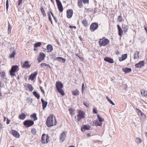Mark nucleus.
<instances>
[{
    "label": "nucleus",
    "instance_id": "1",
    "mask_svg": "<svg viewBox=\"0 0 147 147\" xmlns=\"http://www.w3.org/2000/svg\"><path fill=\"white\" fill-rule=\"evenodd\" d=\"M55 118V122L54 123L53 116V115H50L47 118L46 122V124L48 127H50L56 125L57 122L56 121Z\"/></svg>",
    "mask_w": 147,
    "mask_h": 147
},
{
    "label": "nucleus",
    "instance_id": "2",
    "mask_svg": "<svg viewBox=\"0 0 147 147\" xmlns=\"http://www.w3.org/2000/svg\"><path fill=\"white\" fill-rule=\"evenodd\" d=\"M98 42L100 47L105 46L109 42V41L105 37H103L99 39Z\"/></svg>",
    "mask_w": 147,
    "mask_h": 147
},
{
    "label": "nucleus",
    "instance_id": "3",
    "mask_svg": "<svg viewBox=\"0 0 147 147\" xmlns=\"http://www.w3.org/2000/svg\"><path fill=\"white\" fill-rule=\"evenodd\" d=\"M19 69L18 66L15 65L12 66L11 70H10L9 73L10 75L12 76H15V73L18 71Z\"/></svg>",
    "mask_w": 147,
    "mask_h": 147
},
{
    "label": "nucleus",
    "instance_id": "4",
    "mask_svg": "<svg viewBox=\"0 0 147 147\" xmlns=\"http://www.w3.org/2000/svg\"><path fill=\"white\" fill-rule=\"evenodd\" d=\"M34 124V122L31 120H27L23 122L24 125L27 127L32 126Z\"/></svg>",
    "mask_w": 147,
    "mask_h": 147
},
{
    "label": "nucleus",
    "instance_id": "5",
    "mask_svg": "<svg viewBox=\"0 0 147 147\" xmlns=\"http://www.w3.org/2000/svg\"><path fill=\"white\" fill-rule=\"evenodd\" d=\"M78 113V114L77 115V120L79 121L82 119L84 118L85 113L83 111L81 110L79 111Z\"/></svg>",
    "mask_w": 147,
    "mask_h": 147
},
{
    "label": "nucleus",
    "instance_id": "6",
    "mask_svg": "<svg viewBox=\"0 0 147 147\" xmlns=\"http://www.w3.org/2000/svg\"><path fill=\"white\" fill-rule=\"evenodd\" d=\"M82 2L84 4H88L89 3V0H78V5L80 8H82L83 7Z\"/></svg>",
    "mask_w": 147,
    "mask_h": 147
},
{
    "label": "nucleus",
    "instance_id": "7",
    "mask_svg": "<svg viewBox=\"0 0 147 147\" xmlns=\"http://www.w3.org/2000/svg\"><path fill=\"white\" fill-rule=\"evenodd\" d=\"M98 24L96 23H92L90 26V29L91 32H93L97 29L98 27Z\"/></svg>",
    "mask_w": 147,
    "mask_h": 147
},
{
    "label": "nucleus",
    "instance_id": "8",
    "mask_svg": "<svg viewBox=\"0 0 147 147\" xmlns=\"http://www.w3.org/2000/svg\"><path fill=\"white\" fill-rule=\"evenodd\" d=\"M66 134L67 132L66 131H63L61 134L59 136V139L61 142H63L65 140Z\"/></svg>",
    "mask_w": 147,
    "mask_h": 147
},
{
    "label": "nucleus",
    "instance_id": "9",
    "mask_svg": "<svg viewBox=\"0 0 147 147\" xmlns=\"http://www.w3.org/2000/svg\"><path fill=\"white\" fill-rule=\"evenodd\" d=\"M56 1L59 10L62 12L63 11V7L61 2L59 0H56Z\"/></svg>",
    "mask_w": 147,
    "mask_h": 147
},
{
    "label": "nucleus",
    "instance_id": "10",
    "mask_svg": "<svg viewBox=\"0 0 147 147\" xmlns=\"http://www.w3.org/2000/svg\"><path fill=\"white\" fill-rule=\"evenodd\" d=\"M45 56V54L44 53H40L38 58V62L40 63L44 59Z\"/></svg>",
    "mask_w": 147,
    "mask_h": 147
},
{
    "label": "nucleus",
    "instance_id": "11",
    "mask_svg": "<svg viewBox=\"0 0 147 147\" xmlns=\"http://www.w3.org/2000/svg\"><path fill=\"white\" fill-rule=\"evenodd\" d=\"M73 14V11L72 9L68 10L67 11V16L68 18H71Z\"/></svg>",
    "mask_w": 147,
    "mask_h": 147
},
{
    "label": "nucleus",
    "instance_id": "12",
    "mask_svg": "<svg viewBox=\"0 0 147 147\" xmlns=\"http://www.w3.org/2000/svg\"><path fill=\"white\" fill-rule=\"evenodd\" d=\"M11 133L16 138H19L20 137L19 134L17 131L15 130H12Z\"/></svg>",
    "mask_w": 147,
    "mask_h": 147
},
{
    "label": "nucleus",
    "instance_id": "13",
    "mask_svg": "<svg viewBox=\"0 0 147 147\" xmlns=\"http://www.w3.org/2000/svg\"><path fill=\"white\" fill-rule=\"evenodd\" d=\"M144 61H140L138 63L136 64L135 66L138 68H141L143 67L144 66Z\"/></svg>",
    "mask_w": 147,
    "mask_h": 147
},
{
    "label": "nucleus",
    "instance_id": "14",
    "mask_svg": "<svg viewBox=\"0 0 147 147\" xmlns=\"http://www.w3.org/2000/svg\"><path fill=\"white\" fill-rule=\"evenodd\" d=\"M63 87V84L60 82H56V88L57 90L59 89H61Z\"/></svg>",
    "mask_w": 147,
    "mask_h": 147
},
{
    "label": "nucleus",
    "instance_id": "15",
    "mask_svg": "<svg viewBox=\"0 0 147 147\" xmlns=\"http://www.w3.org/2000/svg\"><path fill=\"white\" fill-rule=\"evenodd\" d=\"M104 60L105 61L109 62L110 63H113L114 62L113 59L110 58L108 57H106L104 58Z\"/></svg>",
    "mask_w": 147,
    "mask_h": 147
},
{
    "label": "nucleus",
    "instance_id": "16",
    "mask_svg": "<svg viewBox=\"0 0 147 147\" xmlns=\"http://www.w3.org/2000/svg\"><path fill=\"white\" fill-rule=\"evenodd\" d=\"M38 74V71H36L33 74H32L29 78V80L31 79L32 80H33L36 77V75Z\"/></svg>",
    "mask_w": 147,
    "mask_h": 147
},
{
    "label": "nucleus",
    "instance_id": "17",
    "mask_svg": "<svg viewBox=\"0 0 147 147\" xmlns=\"http://www.w3.org/2000/svg\"><path fill=\"white\" fill-rule=\"evenodd\" d=\"M41 101L42 103V107L43 109L44 110V109L46 107L47 105L48 102L47 101H45L43 98H41Z\"/></svg>",
    "mask_w": 147,
    "mask_h": 147
},
{
    "label": "nucleus",
    "instance_id": "18",
    "mask_svg": "<svg viewBox=\"0 0 147 147\" xmlns=\"http://www.w3.org/2000/svg\"><path fill=\"white\" fill-rule=\"evenodd\" d=\"M30 65L28 64V61H26L24 62V63L22 67L23 68H29L30 67Z\"/></svg>",
    "mask_w": 147,
    "mask_h": 147
},
{
    "label": "nucleus",
    "instance_id": "19",
    "mask_svg": "<svg viewBox=\"0 0 147 147\" xmlns=\"http://www.w3.org/2000/svg\"><path fill=\"white\" fill-rule=\"evenodd\" d=\"M136 109L137 111L138 115L139 116H141L142 117H143V116H144L145 117V115L144 113H143L140 110V109H138L136 108Z\"/></svg>",
    "mask_w": 147,
    "mask_h": 147
},
{
    "label": "nucleus",
    "instance_id": "20",
    "mask_svg": "<svg viewBox=\"0 0 147 147\" xmlns=\"http://www.w3.org/2000/svg\"><path fill=\"white\" fill-rule=\"evenodd\" d=\"M140 53V52L139 51H136L135 52V53L134 54V59H136L137 58V57L138 58H139V54Z\"/></svg>",
    "mask_w": 147,
    "mask_h": 147
},
{
    "label": "nucleus",
    "instance_id": "21",
    "mask_svg": "<svg viewBox=\"0 0 147 147\" xmlns=\"http://www.w3.org/2000/svg\"><path fill=\"white\" fill-rule=\"evenodd\" d=\"M47 48L48 52H51L53 50V46L50 44L48 45L47 46Z\"/></svg>",
    "mask_w": 147,
    "mask_h": 147
},
{
    "label": "nucleus",
    "instance_id": "22",
    "mask_svg": "<svg viewBox=\"0 0 147 147\" xmlns=\"http://www.w3.org/2000/svg\"><path fill=\"white\" fill-rule=\"evenodd\" d=\"M82 23L83 26L85 27H87L88 26V21L85 19L82 20Z\"/></svg>",
    "mask_w": 147,
    "mask_h": 147
},
{
    "label": "nucleus",
    "instance_id": "23",
    "mask_svg": "<svg viewBox=\"0 0 147 147\" xmlns=\"http://www.w3.org/2000/svg\"><path fill=\"white\" fill-rule=\"evenodd\" d=\"M123 69L125 73H129L131 71V68L126 67Z\"/></svg>",
    "mask_w": 147,
    "mask_h": 147
},
{
    "label": "nucleus",
    "instance_id": "24",
    "mask_svg": "<svg viewBox=\"0 0 147 147\" xmlns=\"http://www.w3.org/2000/svg\"><path fill=\"white\" fill-rule=\"evenodd\" d=\"M127 57V54H124L122 55L121 58H120L119 59V61H121L125 60Z\"/></svg>",
    "mask_w": 147,
    "mask_h": 147
},
{
    "label": "nucleus",
    "instance_id": "25",
    "mask_svg": "<svg viewBox=\"0 0 147 147\" xmlns=\"http://www.w3.org/2000/svg\"><path fill=\"white\" fill-rule=\"evenodd\" d=\"M46 135L45 134H43L42 136L41 141L42 143L45 144V140L46 139Z\"/></svg>",
    "mask_w": 147,
    "mask_h": 147
},
{
    "label": "nucleus",
    "instance_id": "26",
    "mask_svg": "<svg viewBox=\"0 0 147 147\" xmlns=\"http://www.w3.org/2000/svg\"><path fill=\"white\" fill-rule=\"evenodd\" d=\"M40 66L42 67H47V68L49 67L50 69L51 68V67H50V65L49 64H47L44 63H41L40 64Z\"/></svg>",
    "mask_w": 147,
    "mask_h": 147
},
{
    "label": "nucleus",
    "instance_id": "27",
    "mask_svg": "<svg viewBox=\"0 0 147 147\" xmlns=\"http://www.w3.org/2000/svg\"><path fill=\"white\" fill-rule=\"evenodd\" d=\"M26 116L25 114L22 113L19 116V117L20 119L24 120Z\"/></svg>",
    "mask_w": 147,
    "mask_h": 147
},
{
    "label": "nucleus",
    "instance_id": "28",
    "mask_svg": "<svg viewBox=\"0 0 147 147\" xmlns=\"http://www.w3.org/2000/svg\"><path fill=\"white\" fill-rule=\"evenodd\" d=\"M72 94L74 96H77L79 94V91L76 89L72 92Z\"/></svg>",
    "mask_w": 147,
    "mask_h": 147
},
{
    "label": "nucleus",
    "instance_id": "29",
    "mask_svg": "<svg viewBox=\"0 0 147 147\" xmlns=\"http://www.w3.org/2000/svg\"><path fill=\"white\" fill-rule=\"evenodd\" d=\"M141 93L142 96H147V91L146 90H142L141 91Z\"/></svg>",
    "mask_w": 147,
    "mask_h": 147
},
{
    "label": "nucleus",
    "instance_id": "30",
    "mask_svg": "<svg viewBox=\"0 0 147 147\" xmlns=\"http://www.w3.org/2000/svg\"><path fill=\"white\" fill-rule=\"evenodd\" d=\"M122 28L123 29V31L124 32H126L127 31L128 26L125 24H123Z\"/></svg>",
    "mask_w": 147,
    "mask_h": 147
},
{
    "label": "nucleus",
    "instance_id": "31",
    "mask_svg": "<svg viewBox=\"0 0 147 147\" xmlns=\"http://www.w3.org/2000/svg\"><path fill=\"white\" fill-rule=\"evenodd\" d=\"M33 94L38 99L39 98L40 96L39 94H38L36 92L34 91L33 92Z\"/></svg>",
    "mask_w": 147,
    "mask_h": 147
},
{
    "label": "nucleus",
    "instance_id": "32",
    "mask_svg": "<svg viewBox=\"0 0 147 147\" xmlns=\"http://www.w3.org/2000/svg\"><path fill=\"white\" fill-rule=\"evenodd\" d=\"M30 117L31 118H32L34 119V121H35L37 119V118L36 117V114L35 113H34L31 115Z\"/></svg>",
    "mask_w": 147,
    "mask_h": 147
},
{
    "label": "nucleus",
    "instance_id": "33",
    "mask_svg": "<svg viewBox=\"0 0 147 147\" xmlns=\"http://www.w3.org/2000/svg\"><path fill=\"white\" fill-rule=\"evenodd\" d=\"M58 92L60 93L61 95L62 96H63L65 94V93L64 92L63 90L61 89H59L57 90Z\"/></svg>",
    "mask_w": 147,
    "mask_h": 147
},
{
    "label": "nucleus",
    "instance_id": "34",
    "mask_svg": "<svg viewBox=\"0 0 147 147\" xmlns=\"http://www.w3.org/2000/svg\"><path fill=\"white\" fill-rule=\"evenodd\" d=\"M27 88L30 91H32L33 90L32 86L30 84H28Z\"/></svg>",
    "mask_w": 147,
    "mask_h": 147
},
{
    "label": "nucleus",
    "instance_id": "35",
    "mask_svg": "<svg viewBox=\"0 0 147 147\" xmlns=\"http://www.w3.org/2000/svg\"><path fill=\"white\" fill-rule=\"evenodd\" d=\"M41 45V43L40 42H37L35 43L34 45V47L36 48L38 47H40Z\"/></svg>",
    "mask_w": 147,
    "mask_h": 147
},
{
    "label": "nucleus",
    "instance_id": "36",
    "mask_svg": "<svg viewBox=\"0 0 147 147\" xmlns=\"http://www.w3.org/2000/svg\"><path fill=\"white\" fill-rule=\"evenodd\" d=\"M97 117L98 119V121H100V122L102 123V122H103L104 121V119L102 118L99 115H97Z\"/></svg>",
    "mask_w": 147,
    "mask_h": 147
},
{
    "label": "nucleus",
    "instance_id": "37",
    "mask_svg": "<svg viewBox=\"0 0 147 147\" xmlns=\"http://www.w3.org/2000/svg\"><path fill=\"white\" fill-rule=\"evenodd\" d=\"M95 123L96 124V126H101L102 123L100 122L98 120H95Z\"/></svg>",
    "mask_w": 147,
    "mask_h": 147
},
{
    "label": "nucleus",
    "instance_id": "38",
    "mask_svg": "<svg viewBox=\"0 0 147 147\" xmlns=\"http://www.w3.org/2000/svg\"><path fill=\"white\" fill-rule=\"evenodd\" d=\"M42 13L43 16H46V13H45V11L43 7H41L40 9Z\"/></svg>",
    "mask_w": 147,
    "mask_h": 147
},
{
    "label": "nucleus",
    "instance_id": "39",
    "mask_svg": "<svg viewBox=\"0 0 147 147\" xmlns=\"http://www.w3.org/2000/svg\"><path fill=\"white\" fill-rule=\"evenodd\" d=\"M117 20L119 22H121L123 20V18L121 16V14L120 15L118 16L117 18Z\"/></svg>",
    "mask_w": 147,
    "mask_h": 147
},
{
    "label": "nucleus",
    "instance_id": "40",
    "mask_svg": "<svg viewBox=\"0 0 147 147\" xmlns=\"http://www.w3.org/2000/svg\"><path fill=\"white\" fill-rule=\"evenodd\" d=\"M90 128V127L89 126L87 125H84L83 126V129L85 130H89Z\"/></svg>",
    "mask_w": 147,
    "mask_h": 147
},
{
    "label": "nucleus",
    "instance_id": "41",
    "mask_svg": "<svg viewBox=\"0 0 147 147\" xmlns=\"http://www.w3.org/2000/svg\"><path fill=\"white\" fill-rule=\"evenodd\" d=\"M16 53L14 51H13L12 53L10 55V57L11 58H14Z\"/></svg>",
    "mask_w": 147,
    "mask_h": 147
},
{
    "label": "nucleus",
    "instance_id": "42",
    "mask_svg": "<svg viewBox=\"0 0 147 147\" xmlns=\"http://www.w3.org/2000/svg\"><path fill=\"white\" fill-rule=\"evenodd\" d=\"M68 110L70 112V114H71L74 113V109H73L72 108H70Z\"/></svg>",
    "mask_w": 147,
    "mask_h": 147
},
{
    "label": "nucleus",
    "instance_id": "43",
    "mask_svg": "<svg viewBox=\"0 0 147 147\" xmlns=\"http://www.w3.org/2000/svg\"><path fill=\"white\" fill-rule=\"evenodd\" d=\"M118 34L121 37L123 33V31L122 29L118 30Z\"/></svg>",
    "mask_w": 147,
    "mask_h": 147
},
{
    "label": "nucleus",
    "instance_id": "44",
    "mask_svg": "<svg viewBox=\"0 0 147 147\" xmlns=\"http://www.w3.org/2000/svg\"><path fill=\"white\" fill-rule=\"evenodd\" d=\"M31 132L33 134L35 135L36 133V130L34 128H32L31 129Z\"/></svg>",
    "mask_w": 147,
    "mask_h": 147
},
{
    "label": "nucleus",
    "instance_id": "45",
    "mask_svg": "<svg viewBox=\"0 0 147 147\" xmlns=\"http://www.w3.org/2000/svg\"><path fill=\"white\" fill-rule=\"evenodd\" d=\"M8 33H9V32H10L11 31V25L9 22L8 21Z\"/></svg>",
    "mask_w": 147,
    "mask_h": 147
},
{
    "label": "nucleus",
    "instance_id": "46",
    "mask_svg": "<svg viewBox=\"0 0 147 147\" xmlns=\"http://www.w3.org/2000/svg\"><path fill=\"white\" fill-rule=\"evenodd\" d=\"M136 142L139 144H140L141 142V140L140 138H137L136 139Z\"/></svg>",
    "mask_w": 147,
    "mask_h": 147
},
{
    "label": "nucleus",
    "instance_id": "47",
    "mask_svg": "<svg viewBox=\"0 0 147 147\" xmlns=\"http://www.w3.org/2000/svg\"><path fill=\"white\" fill-rule=\"evenodd\" d=\"M51 14V15L53 17V19H54V20H55V22H57V20L56 18L54 16V14H53V13L51 12V11H50Z\"/></svg>",
    "mask_w": 147,
    "mask_h": 147
},
{
    "label": "nucleus",
    "instance_id": "48",
    "mask_svg": "<svg viewBox=\"0 0 147 147\" xmlns=\"http://www.w3.org/2000/svg\"><path fill=\"white\" fill-rule=\"evenodd\" d=\"M49 136L47 135H46V141L45 140V143H47L48 142V141L49 140Z\"/></svg>",
    "mask_w": 147,
    "mask_h": 147
},
{
    "label": "nucleus",
    "instance_id": "49",
    "mask_svg": "<svg viewBox=\"0 0 147 147\" xmlns=\"http://www.w3.org/2000/svg\"><path fill=\"white\" fill-rule=\"evenodd\" d=\"M55 60H58L59 61H60L61 62V57H57L55 58L54 59Z\"/></svg>",
    "mask_w": 147,
    "mask_h": 147
},
{
    "label": "nucleus",
    "instance_id": "50",
    "mask_svg": "<svg viewBox=\"0 0 147 147\" xmlns=\"http://www.w3.org/2000/svg\"><path fill=\"white\" fill-rule=\"evenodd\" d=\"M6 9L7 10L9 7V2L8 0H7V1H6Z\"/></svg>",
    "mask_w": 147,
    "mask_h": 147
},
{
    "label": "nucleus",
    "instance_id": "51",
    "mask_svg": "<svg viewBox=\"0 0 147 147\" xmlns=\"http://www.w3.org/2000/svg\"><path fill=\"white\" fill-rule=\"evenodd\" d=\"M83 104L87 107H88L89 106V104L87 102H84Z\"/></svg>",
    "mask_w": 147,
    "mask_h": 147
},
{
    "label": "nucleus",
    "instance_id": "52",
    "mask_svg": "<svg viewBox=\"0 0 147 147\" xmlns=\"http://www.w3.org/2000/svg\"><path fill=\"white\" fill-rule=\"evenodd\" d=\"M1 74V77L4 78V77L5 76V72L3 71Z\"/></svg>",
    "mask_w": 147,
    "mask_h": 147
},
{
    "label": "nucleus",
    "instance_id": "53",
    "mask_svg": "<svg viewBox=\"0 0 147 147\" xmlns=\"http://www.w3.org/2000/svg\"><path fill=\"white\" fill-rule=\"evenodd\" d=\"M4 84L1 82H0V88H2L4 87Z\"/></svg>",
    "mask_w": 147,
    "mask_h": 147
},
{
    "label": "nucleus",
    "instance_id": "54",
    "mask_svg": "<svg viewBox=\"0 0 147 147\" xmlns=\"http://www.w3.org/2000/svg\"><path fill=\"white\" fill-rule=\"evenodd\" d=\"M27 100H28V102H29L30 103H32V98H28L27 99Z\"/></svg>",
    "mask_w": 147,
    "mask_h": 147
},
{
    "label": "nucleus",
    "instance_id": "55",
    "mask_svg": "<svg viewBox=\"0 0 147 147\" xmlns=\"http://www.w3.org/2000/svg\"><path fill=\"white\" fill-rule=\"evenodd\" d=\"M108 101L112 105H115L114 103L113 102L111 99H109V100H108Z\"/></svg>",
    "mask_w": 147,
    "mask_h": 147
},
{
    "label": "nucleus",
    "instance_id": "56",
    "mask_svg": "<svg viewBox=\"0 0 147 147\" xmlns=\"http://www.w3.org/2000/svg\"><path fill=\"white\" fill-rule=\"evenodd\" d=\"M85 88V87L84 86V83H83L82 84V92H83V91L84 90Z\"/></svg>",
    "mask_w": 147,
    "mask_h": 147
},
{
    "label": "nucleus",
    "instance_id": "57",
    "mask_svg": "<svg viewBox=\"0 0 147 147\" xmlns=\"http://www.w3.org/2000/svg\"><path fill=\"white\" fill-rule=\"evenodd\" d=\"M61 62H62L63 63H65L66 61V60L65 59L61 57Z\"/></svg>",
    "mask_w": 147,
    "mask_h": 147
},
{
    "label": "nucleus",
    "instance_id": "58",
    "mask_svg": "<svg viewBox=\"0 0 147 147\" xmlns=\"http://www.w3.org/2000/svg\"><path fill=\"white\" fill-rule=\"evenodd\" d=\"M93 113L95 114H97V110L95 108H93Z\"/></svg>",
    "mask_w": 147,
    "mask_h": 147
},
{
    "label": "nucleus",
    "instance_id": "59",
    "mask_svg": "<svg viewBox=\"0 0 147 147\" xmlns=\"http://www.w3.org/2000/svg\"><path fill=\"white\" fill-rule=\"evenodd\" d=\"M22 0H18V5L20 6L22 3Z\"/></svg>",
    "mask_w": 147,
    "mask_h": 147
},
{
    "label": "nucleus",
    "instance_id": "60",
    "mask_svg": "<svg viewBox=\"0 0 147 147\" xmlns=\"http://www.w3.org/2000/svg\"><path fill=\"white\" fill-rule=\"evenodd\" d=\"M48 18H49V20L50 21H51V20H52L51 17V15H50L49 13H48Z\"/></svg>",
    "mask_w": 147,
    "mask_h": 147
},
{
    "label": "nucleus",
    "instance_id": "61",
    "mask_svg": "<svg viewBox=\"0 0 147 147\" xmlns=\"http://www.w3.org/2000/svg\"><path fill=\"white\" fill-rule=\"evenodd\" d=\"M10 121V120L8 118H7V121H6V123L7 124H9V122Z\"/></svg>",
    "mask_w": 147,
    "mask_h": 147
},
{
    "label": "nucleus",
    "instance_id": "62",
    "mask_svg": "<svg viewBox=\"0 0 147 147\" xmlns=\"http://www.w3.org/2000/svg\"><path fill=\"white\" fill-rule=\"evenodd\" d=\"M69 27L71 28H74V29L76 28V27L74 26H69Z\"/></svg>",
    "mask_w": 147,
    "mask_h": 147
},
{
    "label": "nucleus",
    "instance_id": "63",
    "mask_svg": "<svg viewBox=\"0 0 147 147\" xmlns=\"http://www.w3.org/2000/svg\"><path fill=\"white\" fill-rule=\"evenodd\" d=\"M117 28H118V30L121 29V27L119 26V25H118V24L117 25Z\"/></svg>",
    "mask_w": 147,
    "mask_h": 147
},
{
    "label": "nucleus",
    "instance_id": "64",
    "mask_svg": "<svg viewBox=\"0 0 147 147\" xmlns=\"http://www.w3.org/2000/svg\"><path fill=\"white\" fill-rule=\"evenodd\" d=\"M40 89L41 91L43 93H45L44 91V90H43L42 89V87H41V86L40 87Z\"/></svg>",
    "mask_w": 147,
    "mask_h": 147
}]
</instances>
